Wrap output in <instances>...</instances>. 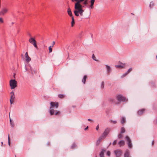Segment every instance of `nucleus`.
<instances>
[{"label":"nucleus","instance_id":"obj_1","mask_svg":"<svg viewBox=\"0 0 157 157\" xmlns=\"http://www.w3.org/2000/svg\"><path fill=\"white\" fill-rule=\"evenodd\" d=\"M85 0H78V2H76L75 4V9L74 13L75 15L77 17L79 16V15L81 16L83 15V13L84 12V10L82 8V6L80 2H83Z\"/></svg>","mask_w":157,"mask_h":157},{"label":"nucleus","instance_id":"obj_2","mask_svg":"<svg viewBox=\"0 0 157 157\" xmlns=\"http://www.w3.org/2000/svg\"><path fill=\"white\" fill-rule=\"evenodd\" d=\"M51 106L50 108V111H49L50 114L52 115L54 114V110L53 109L55 106L56 108H57L59 107L58 103L57 102H51L50 103Z\"/></svg>","mask_w":157,"mask_h":157},{"label":"nucleus","instance_id":"obj_3","mask_svg":"<svg viewBox=\"0 0 157 157\" xmlns=\"http://www.w3.org/2000/svg\"><path fill=\"white\" fill-rule=\"evenodd\" d=\"M17 82L15 79H11L10 81V85L11 89H13L17 86Z\"/></svg>","mask_w":157,"mask_h":157},{"label":"nucleus","instance_id":"obj_4","mask_svg":"<svg viewBox=\"0 0 157 157\" xmlns=\"http://www.w3.org/2000/svg\"><path fill=\"white\" fill-rule=\"evenodd\" d=\"M29 42L32 44L36 48H38V47L36 44V41L33 38L31 37L29 39Z\"/></svg>","mask_w":157,"mask_h":157},{"label":"nucleus","instance_id":"obj_5","mask_svg":"<svg viewBox=\"0 0 157 157\" xmlns=\"http://www.w3.org/2000/svg\"><path fill=\"white\" fill-rule=\"evenodd\" d=\"M117 98L118 101H124L126 100L125 98L121 95H117Z\"/></svg>","mask_w":157,"mask_h":157},{"label":"nucleus","instance_id":"obj_6","mask_svg":"<svg viewBox=\"0 0 157 157\" xmlns=\"http://www.w3.org/2000/svg\"><path fill=\"white\" fill-rule=\"evenodd\" d=\"M125 138L127 141L129 147L130 148H131L132 147V145L131 143V141L130 138L128 136H125Z\"/></svg>","mask_w":157,"mask_h":157},{"label":"nucleus","instance_id":"obj_7","mask_svg":"<svg viewBox=\"0 0 157 157\" xmlns=\"http://www.w3.org/2000/svg\"><path fill=\"white\" fill-rule=\"evenodd\" d=\"M110 131V128H106L102 134V136L106 137L109 134Z\"/></svg>","mask_w":157,"mask_h":157},{"label":"nucleus","instance_id":"obj_8","mask_svg":"<svg viewBox=\"0 0 157 157\" xmlns=\"http://www.w3.org/2000/svg\"><path fill=\"white\" fill-rule=\"evenodd\" d=\"M114 153L116 155V157H120L121 155L122 151L121 150H115L114 151Z\"/></svg>","mask_w":157,"mask_h":157},{"label":"nucleus","instance_id":"obj_9","mask_svg":"<svg viewBox=\"0 0 157 157\" xmlns=\"http://www.w3.org/2000/svg\"><path fill=\"white\" fill-rule=\"evenodd\" d=\"M25 56L26 58V61L28 62H29V61H30L31 60V58L29 56L28 53L27 52H26L25 53Z\"/></svg>","mask_w":157,"mask_h":157},{"label":"nucleus","instance_id":"obj_10","mask_svg":"<svg viewBox=\"0 0 157 157\" xmlns=\"http://www.w3.org/2000/svg\"><path fill=\"white\" fill-rule=\"evenodd\" d=\"M8 9L6 8L3 9L1 11V14L2 15H4L7 13L8 12Z\"/></svg>","mask_w":157,"mask_h":157},{"label":"nucleus","instance_id":"obj_11","mask_svg":"<svg viewBox=\"0 0 157 157\" xmlns=\"http://www.w3.org/2000/svg\"><path fill=\"white\" fill-rule=\"evenodd\" d=\"M67 12V13H68V15L70 16L71 17H73V16L71 10L70 8H68Z\"/></svg>","mask_w":157,"mask_h":157},{"label":"nucleus","instance_id":"obj_12","mask_svg":"<svg viewBox=\"0 0 157 157\" xmlns=\"http://www.w3.org/2000/svg\"><path fill=\"white\" fill-rule=\"evenodd\" d=\"M10 94H11L10 99L14 100L15 97L14 92L13 91L11 92Z\"/></svg>","mask_w":157,"mask_h":157},{"label":"nucleus","instance_id":"obj_13","mask_svg":"<svg viewBox=\"0 0 157 157\" xmlns=\"http://www.w3.org/2000/svg\"><path fill=\"white\" fill-rule=\"evenodd\" d=\"M118 144L120 146H124L125 144V142L124 141L121 140L118 142Z\"/></svg>","mask_w":157,"mask_h":157},{"label":"nucleus","instance_id":"obj_14","mask_svg":"<svg viewBox=\"0 0 157 157\" xmlns=\"http://www.w3.org/2000/svg\"><path fill=\"white\" fill-rule=\"evenodd\" d=\"M129 154L128 151V150H126L124 153V157H128L129 156Z\"/></svg>","mask_w":157,"mask_h":157},{"label":"nucleus","instance_id":"obj_15","mask_svg":"<svg viewBox=\"0 0 157 157\" xmlns=\"http://www.w3.org/2000/svg\"><path fill=\"white\" fill-rule=\"evenodd\" d=\"M144 111H145L144 109H140L138 111V113L139 115H141L142 114L144 113Z\"/></svg>","mask_w":157,"mask_h":157},{"label":"nucleus","instance_id":"obj_16","mask_svg":"<svg viewBox=\"0 0 157 157\" xmlns=\"http://www.w3.org/2000/svg\"><path fill=\"white\" fill-rule=\"evenodd\" d=\"M95 2L94 0H91V5L90 6V7L91 9H93V5Z\"/></svg>","mask_w":157,"mask_h":157},{"label":"nucleus","instance_id":"obj_17","mask_svg":"<svg viewBox=\"0 0 157 157\" xmlns=\"http://www.w3.org/2000/svg\"><path fill=\"white\" fill-rule=\"evenodd\" d=\"M87 78V77L86 75H84L83 77V79L82 80V82L84 84H85L86 83V79Z\"/></svg>","mask_w":157,"mask_h":157},{"label":"nucleus","instance_id":"obj_18","mask_svg":"<svg viewBox=\"0 0 157 157\" xmlns=\"http://www.w3.org/2000/svg\"><path fill=\"white\" fill-rule=\"evenodd\" d=\"M124 66V65L123 64H122L121 65H117L116 66V67L117 68H122Z\"/></svg>","mask_w":157,"mask_h":157},{"label":"nucleus","instance_id":"obj_19","mask_svg":"<svg viewBox=\"0 0 157 157\" xmlns=\"http://www.w3.org/2000/svg\"><path fill=\"white\" fill-rule=\"evenodd\" d=\"M125 119L124 117H122L121 118V122L122 124H123L125 122Z\"/></svg>","mask_w":157,"mask_h":157},{"label":"nucleus","instance_id":"obj_20","mask_svg":"<svg viewBox=\"0 0 157 157\" xmlns=\"http://www.w3.org/2000/svg\"><path fill=\"white\" fill-rule=\"evenodd\" d=\"M106 66L107 72H110L111 71L110 67L109 66H108L107 65H106Z\"/></svg>","mask_w":157,"mask_h":157},{"label":"nucleus","instance_id":"obj_21","mask_svg":"<svg viewBox=\"0 0 157 157\" xmlns=\"http://www.w3.org/2000/svg\"><path fill=\"white\" fill-rule=\"evenodd\" d=\"M71 18H72V22H71V26H73V25L75 24L74 19V17H72Z\"/></svg>","mask_w":157,"mask_h":157},{"label":"nucleus","instance_id":"obj_22","mask_svg":"<svg viewBox=\"0 0 157 157\" xmlns=\"http://www.w3.org/2000/svg\"><path fill=\"white\" fill-rule=\"evenodd\" d=\"M102 137H100L99 139L97 141V144L98 145H99V143H100L101 140H102Z\"/></svg>","mask_w":157,"mask_h":157},{"label":"nucleus","instance_id":"obj_23","mask_svg":"<svg viewBox=\"0 0 157 157\" xmlns=\"http://www.w3.org/2000/svg\"><path fill=\"white\" fill-rule=\"evenodd\" d=\"M125 132V130L123 127L121 128V133H123Z\"/></svg>","mask_w":157,"mask_h":157},{"label":"nucleus","instance_id":"obj_24","mask_svg":"<svg viewBox=\"0 0 157 157\" xmlns=\"http://www.w3.org/2000/svg\"><path fill=\"white\" fill-rule=\"evenodd\" d=\"M100 157H104V153L103 151L101 152L100 154Z\"/></svg>","mask_w":157,"mask_h":157},{"label":"nucleus","instance_id":"obj_25","mask_svg":"<svg viewBox=\"0 0 157 157\" xmlns=\"http://www.w3.org/2000/svg\"><path fill=\"white\" fill-rule=\"evenodd\" d=\"M109 101L111 103H113L115 102V99L113 98H110L109 99Z\"/></svg>","mask_w":157,"mask_h":157},{"label":"nucleus","instance_id":"obj_26","mask_svg":"<svg viewBox=\"0 0 157 157\" xmlns=\"http://www.w3.org/2000/svg\"><path fill=\"white\" fill-rule=\"evenodd\" d=\"M58 97L60 98H63L64 97V95L63 94H60L58 95Z\"/></svg>","mask_w":157,"mask_h":157},{"label":"nucleus","instance_id":"obj_27","mask_svg":"<svg viewBox=\"0 0 157 157\" xmlns=\"http://www.w3.org/2000/svg\"><path fill=\"white\" fill-rule=\"evenodd\" d=\"M92 58L94 60L97 61V60L96 59V58L94 54L92 55Z\"/></svg>","mask_w":157,"mask_h":157},{"label":"nucleus","instance_id":"obj_28","mask_svg":"<svg viewBox=\"0 0 157 157\" xmlns=\"http://www.w3.org/2000/svg\"><path fill=\"white\" fill-rule=\"evenodd\" d=\"M104 86V83L103 82H102L101 83V88H103Z\"/></svg>","mask_w":157,"mask_h":157},{"label":"nucleus","instance_id":"obj_29","mask_svg":"<svg viewBox=\"0 0 157 157\" xmlns=\"http://www.w3.org/2000/svg\"><path fill=\"white\" fill-rule=\"evenodd\" d=\"M88 0H85V1H83L84 2H83V4L85 5H87V4Z\"/></svg>","mask_w":157,"mask_h":157},{"label":"nucleus","instance_id":"obj_30","mask_svg":"<svg viewBox=\"0 0 157 157\" xmlns=\"http://www.w3.org/2000/svg\"><path fill=\"white\" fill-rule=\"evenodd\" d=\"M154 6V3L152 2H151L150 4V5H149V6H150V8H151V6Z\"/></svg>","mask_w":157,"mask_h":157},{"label":"nucleus","instance_id":"obj_31","mask_svg":"<svg viewBox=\"0 0 157 157\" xmlns=\"http://www.w3.org/2000/svg\"><path fill=\"white\" fill-rule=\"evenodd\" d=\"M128 74V72H126L124 74H123L121 76V78H123L126 76Z\"/></svg>","mask_w":157,"mask_h":157},{"label":"nucleus","instance_id":"obj_32","mask_svg":"<svg viewBox=\"0 0 157 157\" xmlns=\"http://www.w3.org/2000/svg\"><path fill=\"white\" fill-rule=\"evenodd\" d=\"M8 144L10 146V138L9 137V134H8Z\"/></svg>","mask_w":157,"mask_h":157},{"label":"nucleus","instance_id":"obj_33","mask_svg":"<svg viewBox=\"0 0 157 157\" xmlns=\"http://www.w3.org/2000/svg\"><path fill=\"white\" fill-rule=\"evenodd\" d=\"M76 146V144H72V145L71 148H73L74 147H75Z\"/></svg>","mask_w":157,"mask_h":157},{"label":"nucleus","instance_id":"obj_34","mask_svg":"<svg viewBox=\"0 0 157 157\" xmlns=\"http://www.w3.org/2000/svg\"><path fill=\"white\" fill-rule=\"evenodd\" d=\"M117 140H115L113 141V145H115L117 143Z\"/></svg>","mask_w":157,"mask_h":157},{"label":"nucleus","instance_id":"obj_35","mask_svg":"<svg viewBox=\"0 0 157 157\" xmlns=\"http://www.w3.org/2000/svg\"><path fill=\"white\" fill-rule=\"evenodd\" d=\"M107 155L108 156H109L110 155V152L109 151H108L107 153Z\"/></svg>","mask_w":157,"mask_h":157},{"label":"nucleus","instance_id":"obj_36","mask_svg":"<svg viewBox=\"0 0 157 157\" xmlns=\"http://www.w3.org/2000/svg\"><path fill=\"white\" fill-rule=\"evenodd\" d=\"M0 22L1 23H3V18L2 17H0Z\"/></svg>","mask_w":157,"mask_h":157},{"label":"nucleus","instance_id":"obj_37","mask_svg":"<svg viewBox=\"0 0 157 157\" xmlns=\"http://www.w3.org/2000/svg\"><path fill=\"white\" fill-rule=\"evenodd\" d=\"M132 68H129L126 72H128V74L132 70Z\"/></svg>","mask_w":157,"mask_h":157},{"label":"nucleus","instance_id":"obj_38","mask_svg":"<svg viewBox=\"0 0 157 157\" xmlns=\"http://www.w3.org/2000/svg\"><path fill=\"white\" fill-rule=\"evenodd\" d=\"M49 52H51L52 51V48H51V46H50L49 48Z\"/></svg>","mask_w":157,"mask_h":157},{"label":"nucleus","instance_id":"obj_39","mask_svg":"<svg viewBox=\"0 0 157 157\" xmlns=\"http://www.w3.org/2000/svg\"><path fill=\"white\" fill-rule=\"evenodd\" d=\"M60 113V112L59 111H57L55 113V114L56 115L57 114H59Z\"/></svg>","mask_w":157,"mask_h":157},{"label":"nucleus","instance_id":"obj_40","mask_svg":"<svg viewBox=\"0 0 157 157\" xmlns=\"http://www.w3.org/2000/svg\"><path fill=\"white\" fill-rule=\"evenodd\" d=\"M122 137V135L121 134H119L118 135V138H121Z\"/></svg>","mask_w":157,"mask_h":157},{"label":"nucleus","instance_id":"obj_41","mask_svg":"<svg viewBox=\"0 0 157 157\" xmlns=\"http://www.w3.org/2000/svg\"><path fill=\"white\" fill-rule=\"evenodd\" d=\"M14 100L10 99V103L11 104H12Z\"/></svg>","mask_w":157,"mask_h":157},{"label":"nucleus","instance_id":"obj_42","mask_svg":"<svg viewBox=\"0 0 157 157\" xmlns=\"http://www.w3.org/2000/svg\"><path fill=\"white\" fill-rule=\"evenodd\" d=\"M111 121L113 122L114 124H116L117 123V121H112V120H111Z\"/></svg>","mask_w":157,"mask_h":157},{"label":"nucleus","instance_id":"obj_43","mask_svg":"<svg viewBox=\"0 0 157 157\" xmlns=\"http://www.w3.org/2000/svg\"><path fill=\"white\" fill-rule=\"evenodd\" d=\"M98 129H99V125H98L97 126H96V130H98Z\"/></svg>","mask_w":157,"mask_h":157},{"label":"nucleus","instance_id":"obj_44","mask_svg":"<svg viewBox=\"0 0 157 157\" xmlns=\"http://www.w3.org/2000/svg\"><path fill=\"white\" fill-rule=\"evenodd\" d=\"M72 0V2H74L75 1H76L77 2H78V0Z\"/></svg>","mask_w":157,"mask_h":157},{"label":"nucleus","instance_id":"obj_45","mask_svg":"<svg viewBox=\"0 0 157 157\" xmlns=\"http://www.w3.org/2000/svg\"><path fill=\"white\" fill-rule=\"evenodd\" d=\"M10 124H11L12 121L10 119Z\"/></svg>","mask_w":157,"mask_h":157},{"label":"nucleus","instance_id":"obj_46","mask_svg":"<svg viewBox=\"0 0 157 157\" xmlns=\"http://www.w3.org/2000/svg\"><path fill=\"white\" fill-rule=\"evenodd\" d=\"M10 124L12 127H13L14 126V124L12 122H11V124Z\"/></svg>","mask_w":157,"mask_h":157},{"label":"nucleus","instance_id":"obj_47","mask_svg":"<svg viewBox=\"0 0 157 157\" xmlns=\"http://www.w3.org/2000/svg\"><path fill=\"white\" fill-rule=\"evenodd\" d=\"M55 44V41H53V42H52V46H53Z\"/></svg>","mask_w":157,"mask_h":157},{"label":"nucleus","instance_id":"obj_48","mask_svg":"<svg viewBox=\"0 0 157 157\" xmlns=\"http://www.w3.org/2000/svg\"><path fill=\"white\" fill-rule=\"evenodd\" d=\"M88 120L89 121H93V120L90 119H88Z\"/></svg>","mask_w":157,"mask_h":157},{"label":"nucleus","instance_id":"obj_49","mask_svg":"<svg viewBox=\"0 0 157 157\" xmlns=\"http://www.w3.org/2000/svg\"><path fill=\"white\" fill-rule=\"evenodd\" d=\"M88 128V127H87L85 129V130H86Z\"/></svg>","mask_w":157,"mask_h":157},{"label":"nucleus","instance_id":"obj_50","mask_svg":"<svg viewBox=\"0 0 157 157\" xmlns=\"http://www.w3.org/2000/svg\"><path fill=\"white\" fill-rule=\"evenodd\" d=\"M3 143V142H1L2 146Z\"/></svg>","mask_w":157,"mask_h":157},{"label":"nucleus","instance_id":"obj_51","mask_svg":"<svg viewBox=\"0 0 157 157\" xmlns=\"http://www.w3.org/2000/svg\"><path fill=\"white\" fill-rule=\"evenodd\" d=\"M154 143V142L153 141L152 142V144H153Z\"/></svg>","mask_w":157,"mask_h":157},{"label":"nucleus","instance_id":"obj_52","mask_svg":"<svg viewBox=\"0 0 157 157\" xmlns=\"http://www.w3.org/2000/svg\"><path fill=\"white\" fill-rule=\"evenodd\" d=\"M14 24V23L13 22H12V24L13 25Z\"/></svg>","mask_w":157,"mask_h":157},{"label":"nucleus","instance_id":"obj_53","mask_svg":"<svg viewBox=\"0 0 157 157\" xmlns=\"http://www.w3.org/2000/svg\"><path fill=\"white\" fill-rule=\"evenodd\" d=\"M156 58L157 59V55L156 56Z\"/></svg>","mask_w":157,"mask_h":157},{"label":"nucleus","instance_id":"obj_54","mask_svg":"<svg viewBox=\"0 0 157 157\" xmlns=\"http://www.w3.org/2000/svg\"><path fill=\"white\" fill-rule=\"evenodd\" d=\"M97 157L96 156V157Z\"/></svg>","mask_w":157,"mask_h":157}]
</instances>
